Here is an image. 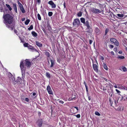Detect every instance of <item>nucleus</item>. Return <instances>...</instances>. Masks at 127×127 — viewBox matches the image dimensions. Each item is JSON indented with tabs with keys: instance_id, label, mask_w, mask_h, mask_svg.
<instances>
[{
	"instance_id": "4d7b16f0",
	"label": "nucleus",
	"mask_w": 127,
	"mask_h": 127,
	"mask_svg": "<svg viewBox=\"0 0 127 127\" xmlns=\"http://www.w3.org/2000/svg\"><path fill=\"white\" fill-rule=\"evenodd\" d=\"M114 86L115 88H117L118 87L117 86L116 84H115V85Z\"/></svg>"
},
{
	"instance_id": "473e14b6",
	"label": "nucleus",
	"mask_w": 127,
	"mask_h": 127,
	"mask_svg": "<svg viewBox=\"0 0 127 127\" xmlns=\"http://www.w3.org/2000/svg\"><path fill=\"white\" fill-rule=\"evenodd\" d=\"M117 15L120 18H122L124 17V15L123 14H117Z\"/></svg>"
},
{
	"instance_id": "72a5a7b5",
	"label": "nucleus",
	"mask_w": 127,
	"mask_h": 127,
	"mask_svg": "<svg viewBox=\"0 0 127 127\" xmlns=\"http://www.w3.org/2000/svg\"><path fill=\"white\" fill-rule=\"evenodd\" d=\"M10 76H10L9 77L10 80L11 79L12 80H14V77L13 76H12L11 74Z\"/></svg>"
},
{
	"instance_id": "f3484780",
	"label": "nucleus",
	"mask_w": 127,
	"mask_h": 127,
	"mask_svg": "<svg viewBox=\"0 0 127 127\" xmlns=\"http://www.w3.org/2000/svg\"><path fill=\"white\" fill-rule=\"evenodd\" d=\"M38 125L39 127H41L42 126V121L41 120H39L37 122Z\"/></svg>"
},
{
	"instance_id": "79ce46f5",
	"label": "nucleus",
	"mask_w": 127,
	"mask_h": 127,
	"mask_svg": "<svg viewBox=\"0 0 127 127\" xmlns=\"http://www.w3.org/2000/svg\"><path fill=\"white\" fill-rule=\"evenodd\" d=\"M114 44L115 45L117 46H118L119 45V43L117 40H116V41L115 42Z\"/></svg>"
},
{
	"instance_id": "a211bd4d",
	"label": "nucleus",
	"mask_w": 127,
	"mask_h": 127,
	"mask_svg": "<svg viewBox=\"0 0 127 127\" xmlns=\"http://www.w3.org/2000/svg\"><path fill=\"white\" fill-rule=\"evenodd\" d=\"M72 97H70L69 98V100H75V99L76 96L74 95H72Z\"/></svg>"
},
{
	"instance_id": "6ab92c4d",
	"label": "nucleus",
	"mask_w": 127,
	"mask_h": 127,
	"mask_svg": "<svg viewBox=\"0 0 127 127\" xmlns=\"http://www.w3.org/2000/svg\"><path fill=\"white\" fill-rule=\"evenodd\" d=\"M36 45L39 47H41L42 46V44L37 41H36Z\"/></svg>"
},
{
	"instance_id": "0e129e2a",
	"label": "nucleus",
	"mask_w": 127,
	"mask_h": 127,
	"mask_svg": "<svg viewBox=\"0 0 127 127\" xmlns=\"http://www.w3.org/2000/svg\"><path fill=\"white\" fill-rule=\"evenodd\" d=\"M14 32H15V33H17V31L16 30H14Z\"/></svg>"
},
{
	"instance_id": "c756f323",
	"label": "nucleus",
	"mask_w": 127,
	"mask_h": 127,
	"mask_svg": "<svg viewBox=\"0 0 127 127\" xmlns=\"http://www.w3.org/2000/svg\"><path fill=\"white\" fill-rule=\"evenodd\" d=\"M30 22V20L29 19H27L25 22V24L26 25H28Z\"/></svg>"
},
{
	"instance_id": "603ef678",
	"label": "nucleus",
	"mask_w": 127,
	"mask_h": 127,
	"mask_svg": "<svg viewBox=\"0 0 127 127\" xmlns=\"http://www.w3.org/2000/svg\"><path fill=\"white\" fill-rule=\"evenodd\" d=\"M42 30H43V31L45 33H46V32L45 29H44V28H43Z\"/></svg>"
},
{
	"instance_id": "49530a36",
	"label": "nucleus",
	"mask_w": 127,
	"mask_h": 127,
	"mask_svg": "<svg viewBox=\"0 0 127 127\" xmlns=\"http://www.w3.org/2000/svg\"><path fill=\"white\" fill-rule=\"evenodd\" d=\"M77 118H79L80 117V115L79 114H78L75 116Z\"/></svg>"
},
{
	"instance_id": "c9c22d12",
	"label": "nucleus",
	"mask_w": 127,
	"mask_h": 127,
	"mask_svg": "<svg viewBox=\"0 0 127 127\" xmlns=\"http://www.w3.org/2000/svg\"><path fill=\"white\" fill-rule=\"evenodd\" d=\"M53 13L52 12H49L48 15L50 17L52 16Z\"/></svg>"
},
{
	"instance_id": "774afa93",
	"label": "nucleus",
	"mask_w": 127,
	"mask_h": 127,
	"mask_svg": "<svg viewBox=\"0 0 127 127\" xmlns=\"http://www.w3.org/2000/svg\"><path fill=\"white\" fill-rule=\"evenodd\" d=\"M104 80L106 81H107V80L105 78H104Z\"/></svg>"
},
{
	"instance_id": "864d4df0",
	"label": "nucleus",
	"mask_w": 127,
	"mask_h": 127,
	"mask_svg": "<svg viewBox=\"0 0 127 127\" xmlns=\"http://www.w3.org/2000/svg\"><path fill=\"white\" fill-rule=\"evenodd\" d=\"M3 9V8H2V7H0V11L1 12H2Z\"/></svg>"
},
{
	"instance_id": "a19ab883",
	"label": "nucleus",
	"mask_w": 127,
	"mask_h": 127,
	"mask_svg": "<svg viewBox=\"0 0 127 127\" xmlns=\"http://www.w3.org/2000/svg\"><path fill=\"white\" fill-rule=\"evenodd\" d=\"M95 115L98 116H99L100 115V114L98 112V111H96L95 112Z\"/></svg>"
},
{
	"instance_id": "ea45409f",
	"label": "nucleus",
	"mask_w": 127,
	"mask_h": 127,
	"mask_svg": "<svg viewBox=\"0 0 127 127\" xmlns=\"http://www.w3.org/2000/svg\"><path fill=\"white\" fill-rule=\"evenodd\" d=\"M117 58L118 59H123L125 58V57L124 56H118L117 57Z\"/></svg>"
},
{
	"instance_id": "2eb2a0df",
	"label": "nucleus",
	"mask_w": 127,
	"mask_h": 127,
	"mask_svg": "<svg viewBox=\"0 0 127 127\" xmlns=\"http://www.w3.org/2000/svg\"><path fill=\"white\" fill-rule=\"evenodd\" d=\"M13 8L14 10H15V12H16L17 13V5L15 3H13Z\"/></svg>"
},
{
	"instance_id": "e433bc0d",
	"label": "nucleus",
	"mask_w": 127,
	"mask_h": 127,
	"mask_svg": "<svg viewBox=\"0 0 127 127\" xmlns=\"http://www.w3.org/2000/svg\"><path fill=\"white\" fill-rule=\"evenodd\" d=\"M20 9V10H21V11L23 13H24L25 12V11L24 7L22 8H21Z\"/></svg>"
},
{
	"instance_id": "393cba45",
	"label": "nucleus",
	"mask_w": 127,
	"mask_h": 127,
	"mask_svg": "<svg viewBox=\"0 0 127 127\" xmlns=\"http://www.w3.org/2000/svg\"><path fill=\"white\" fill-rule=\"evenodd\" d=\"M117 40L115 38H111L110 39V40L111 42L114 43Z\"/></svg>"
},
{
	"instance_id": "5fc2aeb1",
	"label": "nucleus",
	"mask_w": 127,
	"mask_h": 127,
	"mask_svg": "<svg viewBox=\"0 0 127 127\" xmlns=\"http://www.w3.org/2000/svg\"><path fill=\"white\" fill-rule=\"evenodd\" d=\"M92 42V41L91 40H89V43L90 44H91Z\"/></svg>"
},
{
	"instance_id": "f704fd0d",
	"label": "nucleus",
	"mask_w": 127,
	"mask_h": 127,
	"mask_svg": "<svg viewBox=\"0 0 127 127\" xmlns=\"http://www.w3.org/2000/svg\"><path fill=\"white\" fill-rule=\"evenodd\" d=\"M37 18L38 20H41V18L40 16V15L38 13L37 15Z\"/></svg>"
},
{
	"instance_id": "f8f14e48",
	"label": "nucleus",
	"mask_w": 127,
	"mask_h": 127,
	"mask_svg": "<svg viewBox=\"0 0 127 127\" xmlns=\"http://www.w3.org/2000/svg\"><path fill=\"white\" fill-rule=\"evenodd\" d=\"M93 66L94 70L96 72H98V69L97 64H93Z\"/></svg>"
},
{
	"instance_id": "6e6552de",
	"label": "nucleus",
	"mask_w": 127,
	"mask_h": 127,
	"mask_svg": "<svg viewBox=\"0 0 127 127\" xmlns=\"http://www.w3.org/2000/svg\"><path fill=\"white\" fill-rule=\"evenodd\" d=\"M85 25L87 26L86 29L90 30L91 29V27L89 25V23L88 20L84 24Z\"/></svg>"
},
{
	"instance_id": "052dcab7",
	"label": "nucleus",
	"mask_w": 127,
	"mask_h": 127,
	"mask_svg": "<svg viewBox=\"0 0 127 127\" xmlns=\"http://www.w3.org/2000/svg\"><path fill=\"white\" fill-rule=\"evenodd\" d=\"M25 18H23L21 20L22 21H25Z\"/></svg>"
},
{
	"instance_id": "8fccbe9b",
	"label": "nucleus",
	"mask_w": 127,
	"mask_h": 127,
	"mask_svg": "<svg viewBox=\"0 0 127 127\" xmlns=\"http://www.w3.org/2000/svg\"><path fill=\"white\" fill-rule=\"evenodd\" d=\"M25 100L27 102L29 101V99L28 98H26L25 99Z\"/></svg>"
},
{
	"instance_id": "b1692460",
	"label": "nucleus",
	"mask_w": 127,
	"mask_h": 127,
	"mask_svg": "<svg viewBox=\"0 0 127 127\" xmlns=\"http://www.w3.org/2000/svg\"><path fill=\"white\" fill-rule=\"evenodd\" d=\"M46 75L47 77L48 78H50V75L49 72H46Z\"/></svg>"
},
{
	"instance_id": "dca6fc26",
	"label": "nucleus",
	"mask_w": 127,
	"mask_h": 127,
	"mask_svg": "<svg viewBox=\"0 0 127 127\" xmlns=\"http://www.w3.org/2000/svg\"><path fill=\"white\" fill-rule=\"evenodd\" d=\"M72 109L73 110H75V111L73 112L74 113H77L79 110L78 108L77 107H73Z\"/></svg>"
},
{
	"instance_id": "09e8293b",
	"label": "nucleus",
	"mask_w": 127,
	"mask_h": 127,
	"mask_svg": "<svg viewBox=\"0 0 127 127\" xmlns=\"http://www.w3.org/2000/svg\"><path fill=\"white\" fill-rule=\"evenodd\" d=\"M37 2L39 4H40L41 3V0H37Z\"/></svg>"
},
{
	"instance_id": "a878e982",
	"label": "nucleus",
	"mask_w": 127,
	"mask_h": 127,
	"mask_svg": "<svg viewBox=\"0 0 127 127\" xmlns=\"http://www.w3.org/2000/svg\"><path fill=\"white\" fill-rule=\"evenodd\" d=\"M6 6L10 11H11L12 10V8L9 5L6 4Z\"/></svg>"
},
{
	"instance_id": "de8ad7c7",
	"label": "nucleus",
	"mask_w": 127,
	"mask_h": 127,
	"mask_svg": "<svg viewBox=\"0 0 127 127\" xmlns=\"http://www.w3.org/2000/svg\"><path fill=\"white\" fill-rule=\"evenodd\" d=\"M58 100H59V102L60 103L62 104H63L64 103V102L63 101L61 100H59V99Z\"/></svg>"
},
{
	"instance_id": "cd10ccee",
	"label": "nucleus",
	"mask_w": 127,
	"mask_h": 127,
	"mask_svg": "<svg viewBox=\"0 0 127 127\" xmlns=\"http://www.w3.org/2000/svg\"><path fill=\"white\" fill-rule=\"evenodd\" d=\"M28 48L29 49H31L32 51L33 50H34L33 47H32L31 46H30V45H29Z\"/></svg>"
},
{
	"instance_id": "338daca9",
	"label": "nucleus",
	"mask_w": 127,
	"mask_h": 127,
	"mask_svg": "<svg viewBox=\"0 0 127 127\" xmlns=\"http://www.w3.org/2000/svg\"><path fill=\"white\" fill-rule=\"evenodd\" d=\"M47 27L48 28V29L49 28H51L50 27V26L49 25L47 26Z\"/></svg>"
},
{
	"instance_id": "680f3d73",
	"label": "nucleus",
	"mask_w": 127,
	"mask_h": 127,
	"mask_svg": "<svg viewBox=\"0 0 127 127\" xmlns=\"http://www.w3.org/2000/svg\"><path fill=\"white\" fill-rule=\"evenodd\" d=\"M101 59L102 60H103L104 59V57L103 56H101Z\"/></svg>"
},
{
	"instance_id": "13d9d810",
	"label": "nucleus",
	"mask_w": 127,
	"mask_h": 127,
	"mask_svg": "<svg viewBox=\"0 0 127 127\" xmlns=\"http://www.w3.org/2000/svg\"><path fill=\"white\" fill-rule=\"evenodd\" d=\"M63 5H64V8H65V2H64Z\"/></svg>"
},
{
	"instance_id": "69168bd1",
	"label": "nucleus",
	"mask_w": 127,
	"mask_h": 127,
	"mask_svg": "<svg viewBox=\"0 0 127 127\" xmlns=\"http://www.w3.org/2000/svg\"><path fill=\"white\" fill-rule=\"evenodd\" d=\"M36 94L35 93H33L32 95L33 96H35V95Z\"/></svg>"
},
{
	"instance_id": "a18cd8bd",
	"label": "nucleus",
	"mask_w": 127,
	"mask_h": 127,
	"mask_svg": "<svg viewBox=\"0 0 127 127\" xmlns=\"http://www.w3.org/2000/svg\"><path fill=\"white\" fill-rule=\"evenodd\" d=\"M115 90L116 91V92L118 93L119 95H120V92L119 90H117V89H116Z\"/></svg>"
},
{
	"instance_id": "20e7f679",
	"label": "nucleus",
	"mask_w": 127,
	"mask_h": 127,
	"mask_svg": "<svg viewBox=\"0 0 127 127\" xmlns=\"http://www.w3.org/2000/svg\"><path fill=\"white\" fill-rule=\"evenodd\" d=\"M91 11L92 13L95 14H98L101 13V11L100 10L94 7L92 8L91 9Z\"/></svg>"
},
{
	"instance_id": "39448f33",
	"label": "nucleus",
	"mask_w": 127,
	"mask_h": 127,
	"mask_svg": "<svg viewBox=\"0 0 127 127\" xmlns=\"http://www.w3.org/2000/svg\"><path fill=\"white\" fill-rule=\"evenodd\" d=\"M48 3L51 6L52 8H56V5L52 0H50L48 2Z\"/></svg>"
},
{
	"instance_id": "f03ea898",
	"label": "nucleus",
	"mask_w": 127,
	"mask_h": 127,
	"mask_svg": "<svg viewBox=\"0 0 127 127\" xmlns=\"http://www.w3.org/2000/svg\"><path fill=\"white\" fill-rule=\"evenodd\" d=\"M20 66L21 70L22 76H24L25 71L26 69V67L25 64L23 61H21L20 62Z\"/></svg>"
},
{
	"instance_id": "e2e57ef3",
	"label": "nucleus",
	"mask_w": 127,
	"mask_h": 127,
	"mask_svg": "<svg viewBox=\"0 0 127 127\" xmlns=\"http://www.w3.org/2000/svg\"><path fill=\"white\" fill-rule=\"evenodd\" d=\"M86 88L87 92L88 93V88Z\"/></svg>"
},
{
	"instance_id": "c03bdc74",
	"label": "nucleus",
	"mask_w": 127,
	"mask_h": 127,
	"mask_svg": "<svg viewBox=\"0 0 127 127\" xmlns=\"http://www.w3.org/2000/svg\"><path fill=\"white\" fill-rule=\"evenodd\" d=\"M109 47L110 48L112 49L114 47V46L112 45H109Z\"/></svg>"
},
{
	"instance_id": "0eeeda50",
	"label": "nucleus",
	"mask_w": 127,
	"mask_h": 127,
	"mask_svg": "<svg viewBox=\"0 0 127 127\" xmlns=\"http://www.w3.org/2000/svg\"><path fill=\"white\" fill-rule=\"evenodd\" d=\"M95 32L98 35L100 34L101 32V31L97 27L95 28Z\"/></svg>"
},
{
	"instance_id": "1a4fd4ad",
	"label": "nucleus",
	"mask_w": 127,
	"mask_h": 127,
	"mask_svg": "<svg viewBox=\"0 0 127 127\" xmlns=\"http://www.w3.org/2000/svg\"><path fill=\"white\" fill-rule=\"evenodd\" d=\"M47 89L49 94L51 95H52L53 94V92H52L50 87L49 85H48L47 86Z\"/></svg>"
},
{
	"instance_id": "58836bf2",
	"label": "nucleus",
	"mask_w": 127,
	"mask_h": 127,
	"mask_svg": "<svg viewBox=\"0 0 127 127\" xmlns=\"http://www.w3.org/2000/svg\"><path fill=\"white\" fill-rule=\"evenodd\" d=\"M33 29V26L32 25H31L30 27L28 28V29L29 30H30L32 29Z\"/></svg>"
},
{
	"instance_id": "37998d69",
	"label": "nucleus",
	"mask_w": 127,
	"mask_h": 127,
	"mask_svg": "<svg viewBox=\"0 0 127 127\" xmlns=\"http://www.w3.org/2000/svg\"><path fill=\"white\" fill-rule=\"evenodd\" d=\"M70 111H71V113H76L73 112H74L75 111V110H73V109H72V107L71 108V109L70 110Z\"/></svg>"
},
{
	"instance_id": "aec40b11",
	"label": "nucleus",
	"mask_w": 127,
	"mask_h": 127,
	"mask_svg": "<svg viewBox=\"0 0 127 127\" xmlns=\"http://www.w3.org/2000/svg\"><path fill=\"white\" fill-rule=\"evenodd\" d=\"M18 3L20 9L23 8L22 4L20 2L19 0L18 1Z\"/></svg>"
},
{
	"instance_id": "5701e85b",
	"label": "nucleus",
	"mask_w": 127,
	"mask_h": 127,
	"mask_svg": "<svg viewBox=\"0 0 127 127\" xmlns=\"http://www.w3.org/2000/svg\"><path fill=\"white\" fill-rule=\"evenodd\" d=\"M80 20L81 22L82 23H83L84 24L85 22V19L83 18H80Z\"/></svg>"
},
{
	"instance_id": "3c124183",
	"label": "nucleus",
	"mask_w": 127,
	"mask_h": 127,
	"mask_svg": "<svg viewBox=\"0 0 127 127\" xmlns=\"http://www.w3.org/2000/svg\"><path fill=\"white\" fill-rule=\"evenodd\" d=\"M117 48L116 47L115 48L113 49V50L115 52H116L117 51Z\"/></svg>"
},
{
	"instance_id": "9b49d317",
	"label": "nucleus",
	"mask_w": 127,
	"mask_h": 127,
	"mask_svg": "<svg viewBox=\"0 0 127 127\" xmlns=\"http://www.w3.org/2000/svg\"><path fill=\"white\" fill-rule=\"evenodd\" d=\"M127 100V94H124L122 96L121 100Z\"/></svg>"
},
{
	"instance_id": "4c0bfd02",
	"label": "nucleus",
	"mask_w": 127,
	"mask_h": 127,
	"mask_svg": "<svg viewBox=\"0 0 127 127\" xmlns=\"http://www.w3.org/2000/svg\"><path fill=\"white\" fill-rule=\"evenodd\" d=\"M29 44L27 43H25L24 44V46L25 47H28Z\"/></svg>"
},
{
	"instance_id": "bb28decb",
	"label": "nucleus",
	"mask_w": 127,
	"mask_h": 127,
	"mask_svg": "<svg viewBox=\"0 0 127 127\" xmlns=\"http://www.w3.org/2000/svg\"><path fill=\"white\" fill-rule=\"evenodd\" d=\"M103 67L106 70H108V68L107 67L106 65V64L105 63H103Z\"/></svg>"
},
{
	"instance_id": "c85d7f7f",
	"label": "nucleus",
	"mask_w": 127,
	"mask_h": 127,
	"mask_svg": "<svg viewBox=\"0 0 127 127\" xmlns=\"http://www.w3.org/2000/svg\"><path fill=\"white\" fill-rule=\"evenodd\" d=\"M109 101L110 102V105L111 106H112V105L113 104V101L112 100L111 98L109 97Z\"/></svg>"
},
{
	"instance_id": "4be33fe9",
	"label": "nucleus",
	"mask_w": 127,
	"mask_h": 127,
	"mask_svg": "<svg viewBox=\"0 0 127 127\" xmlns=\"http://www.w3.org/2000/svg\"><path fill=\"white\" fill-rule=\"evenodd\" d=\"M118 85V88H119L120 89H125V87L122 86L121 85Z\"/></svg>"
},
{
	"instance_id": "6e6d98bb",
	"label": "nucleus",
	"mask_w": 127,
	"mask_h": 127,
	"mask_svg": "<svg viewBox=\"0 0 127 127\" xmlns=\"http://www.w3.org/2000/svg\"><path fill=\"white\" fill-rule=\"evenodd\" d=\"M122 53V51H120L118 52V53L119 54H121Z\"/></svg>"
},
{
	"instance_id": "423d86ee",
	"label": "nucleus",
	"mask_w": 127,
	"mask_h": 127,
	"mask_svg": "<svg viewBox=\"0 0 127 127\" xmlns=\"http://www.w3.org/2000/svg\"><path fill=\"white\" fill-rule=\"evenodd\" d=\"M24 63L27 67L29 68L31 67V63L28 60L26 59Z\"/></svg>"
},
{
	"instance_id": "2f4dec72",
	"label": "nucleus",
	"mask_w": 127,
	"mask_h": 127,
	"mask_svg": "<svg viewBox=\"0 0 127 127\" xmlns=\"http://www.w3.org/2000/svg\"><path fill=\"white\" fill-rule=\"evenodd\" d=\"M82 12L81 11H80L79 12H78L77 14V16L79 17H81L82 16Z\"/></svg>"
},
{
	"instance_id": "f257e3e1",
	"label": "nucleus",
	"mask_w": 127,
	"mask_h": 127,
	"mask_svg": "<svg viewBox=\"0 0 127 127\" xmlns=\"http://www.w3.org/2000/svg\"><path fill=\"white\" fill-rule=\"evenodd\" d=\"M3 18L4 20V23L6 27L11 30H13L14 27L13 24H12L13 17L9 14H4Z\"/></svg>"
},
{
	"instance_id": "7ed1b4c3",
	"label": "nucleus",
	"mask_w": 127,
	"mask_h": 127,
	"mask_svg": "<svg viewBox=\"0 0 127 127\" xmlns=\"http://www.w3.org/2000/svg\"><path fill=\"white\" fill-rule=\"evenodd\" d=\"M73 24L74 27H78L80 24L79 20L77 18L73 20Z\"/></svg>"
},
{
	"instance_id": "7c9ffc66",
	"label": "nucleus",
	"mask_w": 127,
	"mask_h": 127,
	"mask_svg": "<svg viewBox=\"0 0 127 127\" xmlns=\"http://www.w3.org/2000/svg\"><path fill=\"white\" fill-rule=\"evenodd\" d=\"M109 31V29L108 28H106L105 29V33L104 34V35L105 36L107 33Z\"/></svg>"
},
{
	"instance_id": "bf43d9fd",
	"label": "nucleus",
	"mask_w": 127,
	"mask_h": 127,
	"mask_svg": "<svg viewBox=\"0 0 127 127\" xmlns=\"http://www.w3.org/2000/svg\"><path fill=\"white\" fill-rule=\"evenodd\" d=\"M111 54H112L113 55H114V52L113 51H111Z\"/></svg>"
},
{
	"instance_id": "4468645a",
	"label": "nucleus",
	"mask_w": 127,
	"mask_h": 127,
	"mask_svg": "<svg viewBox=\"0 0 127 127\" xmlns=\"http://www.w3.org/2000/svg\"><path fill=\"white\" fill-rule=\"evenodd\" d=\"M46 55L47 56V59L48 60V62L49 64V60L51 58L50 57V54L49 52H46L45 53Z\"/></svg>"
},
{
	"instance_id": "9d476101",
	"label": "nucleus",
	"mask_w": 127,
	"mask_h": 127,
	"mask_svg": "<svg viewBox=\"0 0 127 127\" xmlns=\"http://www.w3.org/2000/svg\"><path fill=\"white\" fill-rule=\"evenodd\" d=\"M119 70L123 71L124 72H126L127 71V68L124 66H122L121 67H120L119 68Z\"/></svg>"
},
{
	"instance_id": "ddd939ff",
	"label": "nucleus",
	"mask_w": 127,
	"mask_h": 127,
	"mask_svg": "<svg viewBox=\"0 0 127 127\" xmlns=\"http://www.w3.org/2000/svg\"><path fill=\"white\" fill-rule=\"evenodd\" d=\"M49 61H50L51 62V65L50 66L51 67H52L54 65L55 63V61L53 60V59H52L51 58L50 59Z\"/></svg>"
},
{
	"instance_id": "412c9836",
	"label": "nucleus",
	"mask_w": 127,
	"mask_h": 127,
	"mask_svg": "<svg viewBox=\"0 0 127 127\" xmlns=\"http://www.w3.org/2000/svg\"><path fill=\"white\" fill-rule=\"evenodd\" d=\"M32 35L34 37H36L37 36V33L34 31H33L32 32Z\"/></svg>"
}]
</instances>
